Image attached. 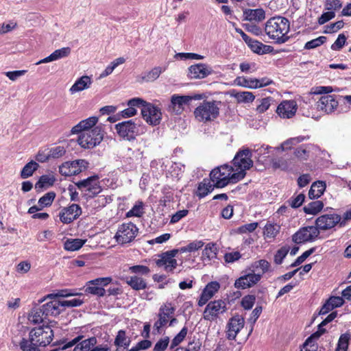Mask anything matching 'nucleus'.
<instances>
[{"mask_svg": "<svg viewBox=\"0 0 351 351\" xmlns=\"http://www.w3.org/2000/svg\"><path fill=\"white\" fill-rule=\"evenodd\" d=\"M104 132L101 125H96L92 130H85L77 139L79 145L84 149H93L99 145L104 138Z\"/></svg>", "mask_w": 351, "mask_h": 351, "instance_id": "obj_4", "label": "nucleus"}, {"mask_svg": "<svg viewBox=\"0 0 351 351\" xmlns=\"http://www.w3.org/2000/svg\"><path fill=\"white\" fill-rule=\"evenodd\" d=\"M219 288L220 284L217 281H212L208 283L200 295L198 306H202L206 304L219 291Z\"/></svg>", "mask_w": 351, "mask_h": 351, "instance_id": "obj_22", "label": "nucleus"}, {"mask_svg": "<svg viewBox=\"0 0 351 351\" xmlns=\"http://www.w3.org/2000/svg\"><path fill=\"white\" fill-rule=\"evenodd\" d=\"M212 73V69L205 64H197L189 68V76L193 79H202Z\"/></svg>", "mask_w": 351, "mask_h": 351, "instance_id": "obj_24", "label": "nucleus"}, {"mask_svg": "<svg viewBox=\"0 0 351 351\" xmlns=\"http://www.w3.org/2000/svg\"><path fill=\"white\" fill-rule=\"evenodd\" d=\"M346 36L343 34H340L330 48L333 51H339L346 44Z\"/></svg>", "mask_w": 351, "mask_h": 351, "instance_id": "obj_60", "label": "nucleus"}, {"mask_svg": "<svg viewBox=\"0 0 351 351\" xmlns=\"http://www.w3.org/2000/svg\"><path fill=\"white\" fill-rule=\"evenodd\" d=\"M326 40L327 38L326 36H321L306 43L304 48L307 50L313 49L325 43Z\"/></svg>", "mask_w": 351, "mask_h": 351, "instance_id": "obj_48", "label": "nucleus"}, {"mask_svg": "<svg viewBox=\"0 0 351 351\" xmlns=\"http://www.w3.org/2000/svg\"><path fill=\"white\" fill-rule=\"evenodd\" d=\"M256 301V297L254 295H247L244 296L241 302V306L245 310L251 309Z\"/></svg>", "mask_w": 351, "mask_h": 351, "instance_id": "obj_57", "label": "nucleus"}, {"mask_svg": "<svg viewBox=\"0 0 351 351\" xmlns=\"http://www.w3.org/2000/svg\"><path fill=\"white\" fill-rule=\"evenodd\" d=\"M12 343L14 346H19L22 351H40V348L34 341V339L30 337L29 334V339L22 337L21 339L17 342L16 339H12Z\"/></svg>", "mask_w": 351, "mask_h": 351, "instance_id": "obj_26", "label": "nucleus"}, {"mask_svg": "<svg viewBox=\"0 0 351 351\" xmlns=\"http://www.w3.org/2000/svg\"><path fill=\"white\" fill-rule=\"evenodd\" d=\"M189 96L173 95L168 110L175 114H180L184 110V106L189 104Z\"/></svg>", "mask_w": 351, "mask_h": 351, "instance_id": "obj_21", "label": "nucleus"}, {"mask_svg": "<svg viewBox=\"0 0 351 351\" xmlns=\"http://www.w3.org/2000/svg\"><path fill=\"white\" fill-rule=\"evenodd\" d=\"M269 267H270V264L267 261H266L265 259H261L258 261H256L252 265V269L255 270L256 269L260 268L262 270V274H265L269 271Z\"/></svg>", "mask_w": 351, "mask_h": 351, "instance_id": "obj_62", "label": "nucleus"}, {"mask_svg": "<svg viewBox=\"0 0 351 351\" xmlns=\"http://www.w3.org/2000/svg\"><path fill=\"white\" fill-rule=\"evenodd\" d=\"M98 118L97 117H90L86 119L82 120L78 124L73 127L71 133L78 134L84 132L85 130H92L93 127H95Z\"/></svg>", "mask_w": 351, "mask_h": 351, "instance_id": "obj_28", "label": "nucleus"}, {"mask_svg": "<svg viewBox=\"0 0 351 351\" xmlns=\"http://www.w3.org/2000/svg\"><path fill=\"white\" fill-rule=\"evenodd\" d=\"M169 343V337H165L159 339L154 347V351H165Z\"/></svg>", "mask_w": 351, "mask_h": 351, "instance_id": "obj_63", "label": "nucleus"}, {"mask_svg": "<svg viewBox=\"0 0 351 351\" xmlns=\"http://www.w3.org/2000/svg\"><path fill=\"white\" fill-rule=\"evenodd\" d=\"M221 106L219 101H204L195 109L194 116L200 122L213 121L219 116Z\"/></svg>", "mask_w": 351, "mask_h": 351, "instance_id": "obj_3", "label": "nucleus"}, {"mask_svg": "<svg viewBox=\"0 0 351 351\" xmlns=\"http://www.w3.org/2000/svg\"><path fill=\"white\" fill-rule=\"evenodd\" d=\"M235 97L239 102L243 103L252 102L255 99L253 93L247 91L239 92L235 95Z\"/></svg>", "mask_w": 351, "mask_h": 351, "instance_id": "obj_51", "label": "nucleus"}, {"mask_svg": "<svg viewBox=\"0 0 351 351\" xmlns=\"http://www.w3.org/2000/svg\"><path fill=\"white\" fill-rule=\"evenodd\" d=\"M351 335L348 332L342 334L338 341L335 351H347Z\"/></svg>", "mask_w": 351, "mask_h": 351, "instance_id": "obj_47", "label": "nucleus"}, {"mask_svg": "<svg viewBox=\"0 0 351 351\" xmlns=\"http://www.w3.org/2000/svg\"><path fill=\"white\" fill-rule=\"evenodd\" d=\"M157 266L164 267V269L167 272H171L177 267L178 263L175 258H171L169 256H166L162 254L161 258L156 262Z\"/></svg>", "mask_w": 351, "mask_h": 351, "instance_id": "obj_32", "label": "nucleus"}, {"mask_svg": "<svg viewBox=\"0 0 351 351\" xmlns=\"http://www.w3.org/2000/svg\"><path fill=\"white\" fill-rule=\"evenodd\" d=\"M130 342L131 340L126 336L125 330H120L118 331L114 342L116 346L123 347L124 349H128Z\"/></svg>", "mask_w": 351, "mask_h": 351, "instance_id": "obj_42", "label": "nucleus"}, {"mask_svg": "<svg viewBox=\"0 0 351 351\" xmlns=\"http://www.w3.org/2000/svg\"><path fill=\"white\" fill-rule=\"evenodd\" d=\"M305 195L303 193H300L295 197H291L287 203L289 206H291L293 208H299L302 206V203L304 202Z\"/></svg>", "mask_w": 351, "mask_h": 351, "instance_id": "obj_58", "label": "nucleus"}, {"mask_svg": "<svg viewBox=\"0 0 351 351\" xmlns=\"http://www.w3.org/2000/svg\"><path fill=\"white\" fill-rule=\"evenodd\" d=\"M112 281L110 277L98 278L88 282L85 292L102 297L106 294V290L102 286H107Z\"/></svg>", "mask_w": 351, "mask_h": 351, "instance_id": "obj_16", "label": "nucleus"}, {"mask_svg": "<svg viewBox=\"0 0 351 351\" xmlns=\"http://www.w3.org/2000/svg\"><path fill=\"white\" fill-rule=\"evenodd\" d=\"M233 165L238 171H243L246 175L245 171L250 169L253 166L252 160V152L249 148L240 149L233 158Z\"/></svg>", "mask_w": 351, "mask_h": 351, "instance_id": "obj_10", "label": "nucleus"}, {"mask_svg": "<svg viewBox=\"0 0 351 351\" xmlns=\"http://www.w3.org/2000/svg\"><path fill=\"white\" fill-rule=\"evenodd\" d=\"M84 335H78L75 338H74L72 341L68 342L67 343L64 344L62 347V350H66L69 348H71L74 345L77 344V343H80V345L83 348V349L85 351H90V348L95 346L97 343V339L95 337H90L88 339L82 340L84 338Z\"/></svg>", "mask_w": 351, "mask_h": 351, "instance_id": "obj_23", "label": "nucleus"}, {"mask_svg": "<svg viewBox=\"0 0 351 351\" xmlns=\"http://www.w3.org/2000/svg\"><path fill=\"white\" fill-rule=\"evenodd\" d=\"M210 181L211 180L208 179H204L203 181L199 184L197 191V195L199 198H202L206 196L209 193L212 192L214 189V187H215V183L212 184Z\"/></svg>", "mask_w": 351, "mask_h": 351, "instance_id": "obj_37", "label": "nucleus"}, {"mask_svg": "<svg viewBox=\"0 0 351 351\" xmlns=\"http://www.w3.org/2000/svg\"><path fill=\"white\" fill-rule=\"evenodd\" d=\"M139 125L132 120H128L115 125V129L119 136L128 141L134 140L138 135Z\"/></svg>", "mask_w": 351, "mask_h": 351, "instance_id": "obj_11", "label": "nucleus"}, {"mask_svg": "<svg viewBox=\"0 0 351 351\" xmlns=\"http://www.w3.org/2000/svg\"><path fill=\"white\" fill-rule=\"evenodd\" d=\"M289 247L287 245L282 246L281 248H280L274 255V263L276 265H280L289 253Z\"/></svg>", "mask_w": 351, "mask_h": 351, "instance_id": "obj_52", "label": "nucleus"}, {"mask_svg": "<svg viewBox=\"0 0 351 351\" xmlns=\"http://www.w3.org/2000/svg\"><path fill=\"white\" fill-rule=\"evenodd\" d=\"M227 311L226 302L223 300H215L208 302L203 312V317L206 321H215L220 315Z\"/></svg>", "mask_w": 351, "mask_h": 351, "instance_id": "obj_8", "label": "nucleus"}, {"mask_svg": "<svg viewBox=\"0 0 351 351\" xmlns=\"http://www.w3.org/2000/svg\"><path fill=\"white\" fill-rule=\"evenodd\" d=\"M188 332V328L187 327L184 326L182 328V330L180 331V332L174 337V338L172 339L170 349H173L176 346H178L181 342L183 341V340L185 339L186 335Z\"/></svg>", "mask_w": 351, "mask_h": 351, "instance_id": "obj_49", "label": "nucleus"}, {"mask_svg": "<svg viewBox=\"0 0 351 351\" xmlns=\"http://www.w3.org/2000/svg\"><path fill=\"white\" fill-rule=\"evenodd\" d=\"M126 283L135 291L143 290L147 288L146 281L137 275L128 277L126 278Z\"/></svg>", "mask_w": 351, "mask_h": 351, "instance_id": "obj_33", "label": "nucleus"}, {"mask_svg": "<svg viewBox=\"0 0 351 351\" xmlns=\"http://www.w3.org/2000/svg\"><path fill=\"white\" fill-rule=\"evenodd\" d=\"M274 101V99L270 97L261 99L260 100V104L256 107V111L259 113H263L269 109V106Z\"/></svg>", "mask_w": 351, "mask_h": 351, "instance_id": "obj_54", "label": "nucleus"}, {"mask_svg": "<svg viewBox=\"0 0 351 351\" xmlns=\"http://www.w3.org/2000/svg\"><path fill=\"white\" fill-rule=\"evenodd\" d=\"M56 178L52 175H43L35 184V189L40 192L43 189H47L53 185Z\"/></svg>", "mask_w": 351, "mask_h": 351, "instance_id": "obj_36", "label": "nucleus"}, {"mask_svg": "<svg viewBox=\"0 0 351 351\" xmlns=\"http://www.w3.org/2000/svg\"><path fill=\"white\" fill-rule=\"evenodd\" d=\"M55 197L56 193L54 192H48L39 199L38 204L42 208L45 206H49L52 204Z\"/></svg>", "mask_w": 351, "mask_h": 351, "instance_id": "obj_50", "label": "nucleus"}, {"mask_svg": "<svg viewBox=\"0 0 351 351\" xmlns=\"http://www.w3.org/2000/svg\"><path fill=\"white\" fill-rule=\"evenodd\" d=\"M235 83L241 86L249 88H257L256 78H246L244 77H238L235 80Z\"/></svg>", "mask_w": 351, "mask_h": 351, "instance_id": "obj_45", "label": "nucleus"}, {"mask_svg": "<svg viewBox=\"0 0 351 351\" xmlns=\"http://www.w3.org/2000/svg\"><path fill=\"white\" fill-rule=\"evenodd\" d=\"M232 167L223 165L213 169L210 173V180L216 188H223L230 183H236L245 177L243 171L233 173Z\"/></svg>", "mask_w": 351, "mask_h": 351, "instance_id": "obj_2", "label": "nucleus"}, {"mask_svg": "<svg viewBox=\"0 0 351 351\" xmlns=\"http://www.w3.org/2000/svg\"><path fill=\"white\" fill-rule=\"evenodd\" d=\"M298 105L294 100H285L282 101L276 109V113L280 118L290 119L293 117L297 111Z\"/></svg>", "mask_w": 351, "mask_h": 351, "instance_id": "obj_20", "label": "nucleus"}, {"mask_svg": "<svg viewBox=\"0 0 351 351\" xmlns=\"http://www.w3.org/2000/svg\"><path fill=\"white\" fill-rule=\"evenodd\" d=\"M129 271L132 274H136L137 276H146L149 274L150 269L147 266L137 265L130 267Z\"/></svg>", "mask_w": 351, "mask_h": 351, "instance_id": "obj_53", "label": "nucleus"}, {"mask_svg": "<svg viewBox=\"0 0 351 351\" xmlns=\"http://www.w3.org/2000/svg\"><path fill=\"white\" fill-rule=\"evenodd\" d=\"M138 228L132 223H122L118 228L114 236L119 244L124 245L132 242L137 235Z\"/></svg>", "mask_w": 351, "mask_h": 351, "instance_id": "obj_6", "label": "nucleus"}, {"mask_svg": "<svg viewBox=\"0 0 351 351\" xmlns=\"http://www.w3.org/2000/svg\"><path fill=\"white\" fill-rule=\"evenodd\" d=\"M279 228L276 225L267 224L265 227L264 234L266 237L274 238L278 232Z\"/></svg>", "mask_w": 351, "mask_h": 351, "instance_id": "obj_64", "label": "nucleus"}, {"mask_svg": "<svg viewBox=\"0 0 351 351\" xmlns=\"http://www.w3.org/2000/svg\"><path fill=\"white\" fill-rule=\"evenodd\" d=\"M43 313L47 318L48 316H57L62 311L61 302L58 300H53L48 302L41 306Z\"/></svg>", "mask_w": 351, "mask_h": 351, "instance_id": "obj_25", "label": "nucleus"}, {"mask_svg": "<svg viewBox=\"0 0 351 351\" xmlns=\"http://www.w3.org/2000/svg\"><path fill=\"white\" fill-rule=\"evenodd\" d=\"M244 19L250 21H257L260 22L265 19V12L262 8H258L255 10L246 9L243 12Z\"/></svg>", "mask_w": 351, "mask_h": 351, "instance_id": "obj_31", "label": "nucleus"}, {"mask_svg": "<svg viewBox=\"0 0 351 351\" xmlns=\"http://www.w3.org/2000/svg\"><path fill=\"white\" fill-rule=\"evenodd\" d=\"M245 319L240 315H235L231 317L227 324V339L235 340L237 334L244 327Z\"/></svg>", "mask_w": 351, "mask_h": 351, "instance_id": "obj_18", "label": "nucleus"}, {"mask_svg": "<svg viewBox=\"0 0 351 351\" xmlns=\"http://www.w3.org/2000/svg\"><path fill=\"white\" fill-rule=\"evenodd\" d=\"M218 250L215 243H208L202 251V258L211 261L217 258Z\"/></svg>", "mask_w": 351, "mask_h": 351, "instance_id": "obj_39", "label": "nucleus"}, {"mask_svg": "<svg viewBox=\"0 0 351 351\" xmlns=\"http://www.w3.org/2000/svg\"><path fill=\"white\" fill-rule=\"evenodd\" d=\"M335 95H322L316 102V108L318 111L326 114H330L335 111L338 106V101Z\"/></svg>", "mask_w": 351, "mask_h": 351, "instance_id": "obj_17", "label": "nucleus"}, {"mask_svg": "<svg viewBox=\"0 0 351 351\" xmlns=\"http://www.w3.org/2000/svg\"><path fill=\"white\" fill-rule=\"evenodd\" d=\"M71 48L63 47L59 49L55 50L51 55L53 57L54 61L58 60L59 59L67 57L71 53Z\"/></svg>", "mask_w": 351, "mask_h": 351, "instance_id": "obj_56", "label": "nucleus"}, {"mask_svg": "<svg viewBox=\"0 0 351 351\" xmlns=\"http://www.w3.org/2000/svg\"><path fill=\"white\" fill-rule=\"evenodd\" d=\"M176 308L171 304V303H166L162 304L158 311V319L165 320L166 324L168 323L169 319L171 318L175 313Z\"/></svg>", "mask_w": 351, "mask_h": 351, "instance_id": "obj_34", "label": "nucleus"}, {"mask_svg": "<svg viewBox=\"0 0 351 351\" xmlns=\"http://www.w3.org/2000/svg\"><path fill=\"white\" fill-rule=\"evenodd\" d=\"M88 162L85 160H76L63 163L59 167V172L62 176H71L81 173L88 167Z\"/></svg>", "mask_w": 351, "mask_h": 351, "instance_id": "obj_13", "label": "nucleus"}, {"mask_svg": "<svg viewBox=\"0 0 351 351\" xmlns=\"http://www.w3.org/2000/svg\"><path fill=\"white\" fill-rule=\"evenodd\" d=\"M326 189V183L323 181H317L312 184L308 191V197L310 199H317L323 195Z\"/></svg>", "mask_w": 351, "mask_h": 351, "instance_id": "obj_35", "label": "nucleus"}, {"mask_svg": "<svg viewBox=\"0 0 351 351\" xmlns=\"http://www.w3.org/2000/svg\"><path fill=\"white\" fill-rule=\"evenodd\" d=\"M324 326H321V323L318 325V330L310 337H308L305 342L303 343V346L306 347L310 343H312L314 339H318L322 335L326 332V329L324 328Z\"/></svg>", "mask_w": 351, "mask_h": 351, "instance_id": "obj_59", "label": "nucleus"}, {"mask_svg": "<svg viewBox=\"0 0 351 351\" xmlns=\"http://www.w3.org/2000/svg\"><path fill=\"white\" fill-rule=\"evenodd\" d=\"M323 202L320 200H316L306 204L303 208V210L306 214L315 215L319 213L323 209Z\"/></svg>", "mask_w": 351, "mask_h": 351, "instance_id": "obj_38", "label": "nucleus"}, {"mask_svg": "<svg viewBox=\"0 0 351 351\" xmlns=\"http://www.w3.org/2000/svg\"><path fill=\"white\" fill-rule=\"evenodd\" d=\"M341 216L336 213H326L318 217L315 220V228L318 230H328L336 225H340Z\"/></svg>", "mask_w": 351, "mask_h": 351, "instance_id": "obj_15", "label": "nucleus"}, {"mask_svg": "<svg viewBox=\"0 0 351 351\" xmlns=\"http://www.w3.org/2000/svg\"><path fill=\"white\" fill-rule=\"evenodd\" d=\"M249 272L245 271V274L237 278L234 282V287L238 289H245L250 288L256 285L261 279L262 274H255L254 269L250 267Z\"/></svg>", "mask_w": 351, "mask_h": 351, "instance_id": "obj_12", "label": "nucleus"}, {"mask_svg": "<svg viewBox=\"0 0 351 351\" xmlns=\"http://www.w3.org/2000/svg\"><path fill=\"white\" fill-rule=\"evenodd\" d=\"M246 44L253 52L260 55L269 53L274 50L273 47L264 45L261 42L252 38H250V40L247 41Z\"/></svg>", "mask_w": 351, "mask_h": 351, "instance_id": "obj_27", "label": "nucleus"}, {"mask_svg": "<svg viewBox=\"0 0 351 351\" xmlns=\"http://www.w3.org/2000/svg\"><path fill=\"white\" fill-rule=\"evenodd\" d=\"M30 337L34 339V341L40 347H45L53 340V331L49 326H43L35 328L29 331Z\"/></svg>", "mask_w": 351, "mask_h": 351, "instance_id": "obj_7", "label": "nucleus"}, {"mask_svg": "<svg viewBox=\"0 0 351 351\" xmlns=\"http://www.w3.org/2000/svg\"><path fill=\"white\" fill-rule=\"evenodd\" d=\"M86 240L80 239H68L65 241L64 247L67 251H76L80 249L86 243Z\"/></svg>", "mask_w": 351, "mask_h": 351, "instance_id": "obj_43", "label": "nucleus"}, {"mask_svg": "<svg viewBox=\"0 0 351 351\" xmlns=\"http://www.w3.org/2000/svg\"><path fill=\"white\" fill-rule=\"evenodd\" d=\"M290 30L289 21L283 16H274L269 19L265 23V32L270 39L276 44H283L287 42V36Z\"/></svg>", "mask_w": 351, "mask_h": 351, "instance_id": "obj_1", "label": "nucleus"}, {"mask_svg": "<svg viewBox=\"0 0 351 351\" xmlns=\"http://www.w3.org/2000/svg\"><path fill=\"white\" fill-rule=\"evenodd\" d=\"M141 114L147 123L152 125L160 123L162 113L160 109L152 104L147 103L141 105Z\"/></svg>", "mask_w": 351, "mask_h": 351, "instance_id": "obj_14", "label": "nucleus"}, {"mask_svg": "<svg viewBox=\"0 0 351 351\" xmlns=\"http://www.w3.org/2000/svg\"><path fill=\"white\" fill-rule=\"evenodd\" d=\"M315 251V247H311L309 250L305 251L302 255L298 256L295 261L291 263V267H295L302 264L308 256H310Z\"/></svg>", "mask_w": 351, "mask_h": 351, "instance_id": "obj_55", "label": "nucleus"}, {"mask_svg": "<svg viewBox=\"0 0 351 351\" xmlns=\"http://www.w3.org/2000/svg\"><path fill=\"white\" fill-rule=\"evenodd\" d=\"M98 180L99 176L95 175L75 182V185L86 199L93 198L102 191Z\"/></svg>", "mask_w": 351, "mask_h": 351, "instance_id": "obj_5", "label": "nucleus"}, {"mask_svg": "<svg viewBox=\"0 0 351 351\" xmlns=\"http://www.w3.org/2000/svg\"><path fill=\"white\" fill-rule=\"evenodd\" d=\"M143 214V203L139 202L138 204H135L131 210H130L127 214L126 216L128 217H141Z\"/></svg>", "mask_w": 351, "mask_h": 351, "instance_id": "obj_61", "label": "nucleus"}, {"mask_svg": "<svg viewBox=\"0 0 351 351\" xmlns=\"http://www.w3.org/2000/svg\"><path fill=\"white\" fill-rule=\"evenodd\" d=\"M45 318L41 307L32 308L28 316V320L33 324L40 323Z\"/></svg>", "mask_w": 351, "mask_h": 351, "instance_id": "obj_44", "label": "nucleus"}, {"mask_svg": "<svg viewBox=\"0 0 351 351\" xmlns=\"http://www.w3.org/2000/svg\"><path fill=\"white\" fill-rule=\"evenodd\" d=\"M313 147L311 145H303L298 147L295 152L294 155L300 160H306L309 157V152Z\"/></svg>", "mask_w": 351, "mask_h": 351, "instance_id": "obj_46", "label": "nucleus"}, {"mask_svg": "<svg viewBox=\"0 0 351 351\" xmlns=\"http://www.w3.org/2000/svg\"><path fill=\"white\" fill-rule=\"evenodd\" d=\"M91 84L92 80L90 77L88 75H83L75 81V82L70 88L69 92L71 94H74L77 92L82 91L88 88Z\"/></svg>", "mask_w": 351, "mask_h": 351, "instance_id": "obj_30", "label": "nucleus"}, {"mask_svg": "<svg viewBox=\"0 0 351 351\" xmlns=\"http://www.w3.org/2000/svg\"><path fill=\"white\" fill-rule=\"evenodd\" d=\"M319 234V230L315 226H305L300 228L293 234L292 241L297 244L313 242L318 238Z\"/></svg>", "mask_w": 351, "mask_h": 351, "instance_id": "obj_9", "label": "nucleus"}, {"mask_svg": "<svg viewBox=\"0 0 351 351\" xmlns=\"http://www.w3.org/2000/svg\"><path fill=\"white\" fill-rule=\"evenodd\" d=\"M145 104V101L141 98H133L128 102V108L121 111V116L123 118H129L136 114L135 107H140Z\"/></svg>", "mask_w": 351, "mask_h": 351, "instance_id": "obj_29", "label": "nucleus"}, {"mask_svg": "<svg viewBox=\"0 0 351 351\" xmlns=\"http://www.w3.org/2000/svg\"><path fill=\"white\" fill-rule=\"evenodd\" d=\"M38 167L39 165L34 160L27 162L21 171L20 176L21 178L26 179L31 177Z\"/></svg>", "mask_w": 351, "mask_h": 351, "instance_id": "obj_40", "label": "nucleus"}, {"mask_svg": "<svg viewBox=\"0 0 351 351\" xmlns=\"http://www.w3.org/2000/svg\"><path fill=\"white\" fill-rule=\"evenodd\" d=\"M165 71V67L156 66L151 71L146 72L142 76L143 80L149 82H154L158 79L160 75Z\"/></svg>", "mask_w": 351, "mask_h": 351, "instance_id": "obj_41", "label": "nucleus"}, {"mask_svg": "<svg viewBox=\"0 0 351 351\" xmlns=\"http://www.w3.org/2000/svg\"><path fill=\"white\" fill-rule=\"evenodd\" d=\"M81 214V207L78 204H73L68 207L63 208L59 214V217L63 223L68 224L77 219Z\"/></svg>", "mask_w": 351, "mask_h": 351, "instance_id": "obj_19", "label": "nucleus"}]
</instances>
